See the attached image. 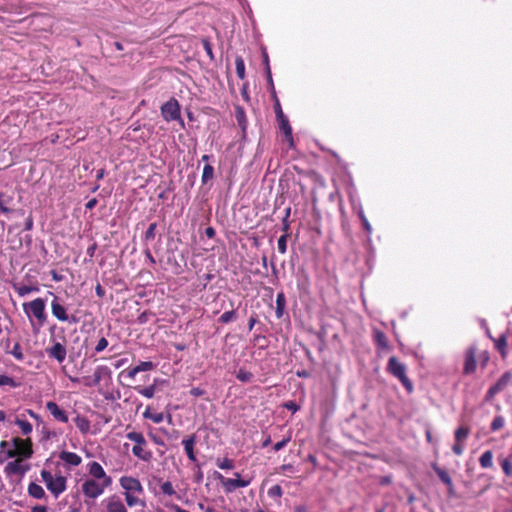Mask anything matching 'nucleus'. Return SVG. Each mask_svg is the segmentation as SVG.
<instances>
[{
    "instance_id": "nucleus-31",
    "label": "nucleus",
    "mask_w": 512,
    "mask_h": 512,
    "mask_svg": "<svg viewBox=\"0 0 512 512\" xmlns=\"http://www.w3.org/2000/svg\"><path fill=\"white\" fill-rule=\"evenodd\" d=\"M103 369H104L103 367L96 368L92 381H90L88 378H84L85 385H87V386L97 385L101 381Z\"/></svg>"
},
{
    "instance_id": "nucleus-63",
    "label": "nucleus",
    "mask_w": 512,
    "mask_h": 512,
    "mask_svg": "<svg viewBox=\"0 0 512 512\" xmlns=\"http://www.w3.org/2000/svg\"><path fill=\"white\" fill-rule=\"evenodd\" d=\"M362 221H363V225H364L365 229H366L368 232H370V231H371V225H370V223L368 222V220H367L364 216H362Z\"/></svg>"
},
{
    "instance_id": "nucleus-62",
    "label": "nucleus",
    "mask_w": 512,
    "mask_h": 512,
    "mask_svg": "<svg viewBox=\"0 0 512 512\" xmlns=\"http://www.w3.org/2000/svg\"><path fill=\"white\" fill-rule=\"evenodd\" d=\"M282 471L293 472L294 468L291 464H284L281 466Z\"/></svg>"
},
{
    "instance_id": "nucleus-8",
    "label": "nucleus",
    "mask_w": 512,
    "mask_h": 512,
    "mask_svg": "<svg viewBox=\"0 0 512 512\" xmlns=\"http://www.w3.org/2000/svg\"><path fill=\"white\" fill-rule=\"evenodd\" d=\"M105 512H128L123 500L117 494L108 496L103 500Z\"/></svg>"
},
{
    "instance_id": "nucleus-35",
    "label": "nucleus",
    "mask_w": 512,
    "mask_h": 512,
    "mask_svg": "<svg viewBox=\"0 0 512 512\" xmlns=\"http://www.w3.org/2000/svg\"><path fill=\"white\" fill-rule=\"evenodd\" d=\"M375 340H376V343L379 347L381 348H387L388 347V342H387V338L385 336V334L379 330H376L375 333Z\"/></svg>"
},
{
    "instance_id": "nucleus-9",
    "label": "nucleus",
    "mask_w": 512,
    "mask_h": 512,
    "mask_svg": "<svg viewBox=\"0 0 512 512\" xmlns=\"http://www.w3.org/2000/svg\"><path fill=\"white\" fill-rule=\"evenodd\" d=\"M512 379V373L511 372H505L498 380L497 382L492 385L486 394V399L491 400L496 394L501 392L503 389H505Z\"/></svg>"
},
{
    "instance_id": "nucleus-45",
    "label": "nucleus",
    "mask_w": 512,
    "mask_h": 512,
    "mask_svg": "<svg viewBox=\"0 0 512 512\" xmlns=\"http://www.w3.org/2000/svg\"><path fill=\"white\" fill-rule=\"evenodd\" d=\"M217 466L220 468V469H226V470H230V469H233L234 468V463L231 459H228V458H224L222 460H217Z\"/></svg>"
},
{
    "instance_id": "nucleus-59",
    "label": "nucleus",
    "mask_w": 512,
    "mask_h": 512,
    "mask_svg": "<svg viewBox=\"0 0 512 512\" xmlns=\"http://www.w3.org/2000/svg\"><path fill=\"white\" fill-rule=\"evenodd\" d=\"M204 48L207 52V54L210 56V58H213L212 49L208 41L204 42Z\"/></svg>"
},
{
    "instance_id": "nucleus-28",
    "label": "nucleus",
    "mask_w": 512,
    "mask_h": 512,
    "mask_svg": "<svg viewBox=\"0 0 512 512\" xmlns=\"http://www.w3.org/2000/svg\"><path fill=\"white\" fill-rule=\"evenodd\" d=\"M74 422H75V425L77 426V428L83 433L87 432L90 428L89 421L83 416H77L74 419Z\"/></svg>"
},
{
    "instance_id": "nucleus-56",
    "label": "nucleus",
    "mask_w": 512,
    "mask_h": 512,
    "mask_svg": "<svg viewBox=\"0 0 512 512\" xmlns=\"http://www.w3.org/2000/svg\"><path fill=\"white\" fill-rule=\"evenodd\" d=\"M97 204V199L96 198H92L90 199L86 204H85V207L86 209L88 210H92Z\"/></svg>"
},
{
    "instance_id": "nucleus-11",
    "label": "nucleus",
    "mask_w": 512,
    "mask_h": 512,
    "mask_svg": "<svg viewBox=\"0 0 512 512\" xmlns=\"http://www.w3.org/2000/svg\"><path fill=\"white\" fill-rule=\"evenodd\" d=\"M24 459L16 458L13 461L7 463L4 468V472L6 475H20L23 476L29 469L30 466L28 464H23Z\"/></svg>"
},
{
    "instance_id": "nucleus-3",
    "label": "nucleus",
    "mask_w": 512,
    "mask_h": 512,
    "mask_svg": "<svg viewBox=\"0 0 512 512\" xmlns=\"http://www.w3.org/2000/svg\"><path fill=\"white\" fill-rule=\"evenodd\" d=\"M387 371L398 378L409 392L413 390L412 382L406 375V366L401 363L395 356L389 358Z\"/></svg>"
},
{
    "instance_id": "nucleus-1",
    "label": "nucleus",
    "mask_w": 512,
    "mask_h": 512,
    "mask_svg": "<svg viewBox=\"0 0 512 512\" xmlns=\"http://www.w3.org/2000/svg\"><path fill=\"white\" fill-rule=\"evenodd\" d=\"M6 455L8 458L16 457L24 460L31 458L33 455L32 441L29 438H12V448L7 450Z\"/></svg>"
},
{
    "instance_id": "nucleus-57",
    "label": "nucleus",
    "mask_w": 512,
    "mask_h": 512,
    "mask_svg": "<svg viewBox=\"0 0 512 512\" xmlns=\"http://www.w3.org/2000/svg\"><path fill=\"white\" fill-rule=\"evenodd\" d=\"M205 234L208 238H213L215 236V230L212 227H207L205 230Z\"/></svg>"
},
{
    "instance_id": "nucleus-34",
    "label": "nucleus",
    "mask_w": 512,
    "mask_h": 512,
    "mask_svg": "<svg viewBox=\"0 0 512 512\" xmlns=\"http://www.w3.org/2000/svg\"><path fill=\"white\" fill-rule=\"evenodd\" d=\"M214 177V168L210 164L204 166L202 174V183H206Z\"/></svg>"
},
{
    "instance_id": "nucleus-64",
    "label": "nucleus",
    "mask_w": 512,
    "mask_h": 512,
    "mask_svg": "<svg viewBox=\"0 0 512 512\" xmlns=\"http://www.w3.org/2000/svg\"><path fill=\"white\" fill-rule=\"evenodd\" d=\"M190 393L194 396H200L203 392L200 388H193Z\"/></svg>"
},
{
    "instance_id": "nucleus-14",
    "label": "nucleus",
    "mask_w": 512,
    "mask_h": 512,
    "mask_svg": "<svg viewBox=\"0 0 512 512\" xmlns=\"http://www.w3.org/2000/svg\"><path fill=\"white\" fill-rule=\"evenodd\" d=\"M486 332H487V335L494 342L495 348L498 350V352L500 353L501 357L503 359H505L507 357V355H508V350H507V346H508V343H507V333H503L498 338L495 339V338H493L490 335L489 330H487Z\"/></svg>"
},
{
    "instance_id": "nucleus-24",
    "label": "nucleus",
    "mask_w": 512,
    "mask_h": 512,
    "mask_svg": "<svg viewBox=\"0 0 512 512\" xmlns=\"http://www.w3.org/2000/svg\"><path fill=\"white\" fill-rule=\"evenodd\" d=\"M143 446L144 445H135L132 448V453L143 461H150L152 458V452L145 450Z\"/></svg>"
},
{
    "instance_id": "nucleus-48",
    "label": "nucleus",
    "mask_w": 512,
    "mask_h": 512,
    "mask_svg": "<svg viewBox=\"0 0 512 512\" xmlns=\"http://www.w3.org/2000/svg\"><path fill=\"white\" fill-rule=\"evenodd\" d=\"M504 418L502 416H497L494 418V420L491 423V431H497L501 429L504 426Z\"/></svg>"
},
{
    "instance_id": "nucleus-52",
    "label": "nucleus",
    "mask_w": 512,
    "mask_h": 512,
    "mask_svg": "<svg viewBox=\"0 0 512 512\" xmlns=\"http://www.w3.org/2000/svg\"><path fill=\"white\" fill-rule=\"evenodd\" d=\"M268 494L270 496H277V497H281L282 496V489L279 485H275V486H272L269 491H268Z\"/></svg>"
},
{
    "instance_id": "nucleus-25",
    "label": "nucleus",
    "mask_w": 512,
    "mask_h": 512,
    "mask_svg": "<svg viewBox=\"0 0 512 512\" xmlns=\"http://www.w3.org/2000/svg\"><path fill=\"white\" fill-rule=\"evenodd\" d=\"M278 121H279V127L284 132L285 136L288 138H291V136H292L291 126L289 124L288 119L283 115L282 111H280Z\"/></svg>"
},
{
    "instance_id": "nucleus-43",
    "label": "nucleus",
    "mask_w": 512,
    "mask_h": 512,
    "mask_svg": "<svg viewBox=\"0 0 512 512\" xmlns=\"http://www.w3.org/2000/svg\"><path fill=\"white\" fill-rule=\"evenodd\" d=\"M493 454L492 452L486 451L482 454V468H488L492 466Z\"/></svg>"
},
{
    "instance_id": "nucleus-27",
    "label": "nucleus",
    "mask_w": 512,
    "mask_h": 512,
    "mask_svg": "<svg viewBox=\"0 0 512 512\" xmlns=\"http://www.w3.org/2000/svg\"><path fill=\"white\" fill-rule=\"evenodd\" d=\"M285 308V296L283 293H278L276 297V316L280 318L283 315Z\"/></svg>"
},
{
    "instance_id": "nucleus-10",
    "label": "nucleus",
    "mask_w": 512,
    "mask_h": 512,
    "mask_svg": "<svg viewBox=\"0 0 512 512\" xmlns=\"http://www.w3.org/2000/svg\"><path fill=\"white\" fill-rule=\"evenodd\" d=\"M512 379V373L511 372H505L498 380L497 382L492 385L486 394V399L491 400L496 394L501 392L503 389H505Z\"/></svg>"
},
{
    "instance_id": "nucleus-33",
    "label": "nucleus",
    "mask_w": 512,
    "mask_h": 512,
    "mask_svg": "<svg viewBox=\"0 0 512 512\" xmlns=\"http://www.w3.org/2000/svg\"><path fill=\"white\" fill-rule=\"evenodd\" d=\"M15 423L24 435H28L32 432V425L28 421L17 419Z\"/></svg>"
},
{
    "instance_id": "nucleus-38",
    "label": "nucleus",
    "mask_w": 512,
    "mask_h": 512,
    "mask_svg": "<svg viewBox=\"0 0 512 512\" xmlns=\"http://www.w3.org/2000/svg\"><path fill=\"white\" fill-rule=\"evenodd\" d=\"M236 319V312L234 310L224 312L218 319L219 322L226 324Z\"/></svg>"
},
{
    "instance_id": "nucleus-40",
    "label": "nucleus",
    "mask_w": 512,
    "mask_h": 512,
    "mask_svg": "<svg viewBox=\"0 0 512 512\" xmlns=\"http://www.w3.org/2000/svg\"><path fill=\"white\" fill-rule=\"evenodd\" d=\"M160 489L161 492L167 496H173L176 494V491L174 490L172 483L169 481L162 483Z\"/></svg>"
},
{
    "instance_id": "nucleus-4",
    "label": "nucleus",
    "mask_w": 512,
    "mask_h": 512,
    "mask_svg": "<svg viewBox=\"0 0 512 512\" xmlns=\"http://www.w3.org/2000/svg\"><path fill=\"white\" fill-rule=\"evenodd\" d=\"M111 484H105V482L97 481L94 479H86L81 485V489L85 497L89 499H96L101 496L105 489Z\"/></svg>"
},
{
    "instance_id": "nucleus-15",
    "label": "nucleus",
    "mask_w": 512,
    "mask_h": 512,
    "mask_svg": "<svg viewBox=\"0 0 512 512\" xmlns=\"http://www.w3.org/2000/svg\"><path fill=\"white\" fill-rule=\"evenodd\" d=\"M46 408L50 412V414L59 422L67 423L68 422V416L66 412L61 409L57 403L53 401H49L46 403Z\"/></svg>"
},
{
    "instance_id": "nucleus-61",
    "label": "nucleus",
    "mask_w": 512,
    "mask_h": 512,
    "mask_svg": "<svg viewBox=\"0 0 512 512\" xmlns=\"http://www.w3.org/2000/svg\"><path fill=\"white\" fill-rule=\"evenodd\" d=\"M33 227V220L31 217H29L27 220H26V223H25V229L26 230H31Z\"/></svg>"
},
{
    "instance_id": "nucleus-39",
    "label": "nucleus",
    "mask_w": 512,
    "mask_h": 512,
    "mask_svg": "<svg viewBox=\"0 0 512 512\" xmlns=\"http://www.w3.org/2000/svg\"><path fill=\"white\" fill-rule=\"evenodd\" d=\"M435 472L437 473L438 477L440 478V480L443 483H445L447 485H451L452 484V480H451V478H450V476H449L447 471H445V470H443L441 468L436 467L435 468Z\"/></svg>"
},
{
    "instance_id": "nucleus-23",
    "label": "nucleus",
    "mask_w": 512,
    "mask_h": 512,
    "mask_svg": "<svg viewBox=\"0 0 512 512\" xmlns=\"http://www.w3.org/2000/svg\"><path fill=\"white\" fill-rule=\"evenodd\" d=\"M28 494L35 499H42L45 497V491L39 484L31 482L28 485Z\"/></svg>"
},
{
    "instance_id": "nucleus-53",
    "label": "nucleus",
    "mask_w": 512,
    "mask_h": 512,
    "mask_svg": "<svg viewBox=\"0 0 512 512\" xmlns=\"http://www.w3.org/2000/svg\"><path fill=\"white\" fill-rule=\"evenodd\" d=\"M290 441V437H287L279 442H277L275 445H274V451H279L281 449H283L287 443Z\"/></svg>"
},
{
    "instance_id": "nucleus-50",
    "label": "nucleus",
    "mask_w": 512,
    "mask_h": 512,
    "mask_svg": "<svg viewBox=\"0 0 512 512\" xmlns=\"http://www.w3.org/2000/svg\"><path fill=\"white\" fill-rule=\"evenodd\" d=\"M107 346H108V341H107V339H106V338H104V337H102V338L98 341V343H97V345H96V347H95V351H96V353H100V352H102L103 350H105V349L107 348Z\"/></svg>"
},
{
    "instance_id": "nucleus-5",
    "label": "nucleus",
    "mask_w": 512,
    "mask_h": 512,
    "mask_svg": "<svg viewBox=\"0 0 512 512\" xmlns=\"http://www.w3.org/2000/svg\"><path fill=\"white\" fill-rule=\"evenodd\" d=\"M45 301L42 298H36L29 303L23 304L24 311L28 314L29 312L38 320L40 326H42L47 319L45 312Z\"/></svg>"
},
{
    "instance_id": "nucleus-17",
    "label": "nucleus",
    "mask_w": 512,
    "mask_h": 512,
    "mask_svg": "<svg viewBox=\"0 0 512 512\" xmlns=\"http://www.w3.org/2000/svg\"><path fill=\"white\" fill-rule=\"evenodd\" d=\"M48 355L56 359L59 363H62L66 358V348L61 343H55L51 348L47 350Z\"/></svg>"
},
{
    "instance_id": "nucleus-60",
    "label": "nucleus",
    "mask_w": 512,
    "mask_h": 512,
    "mask_svg": "<svg viewBox=\"0 0 512 512\" xmlns=\"http://www.w3.org/2000/svg\"><path fill=\"white\" fill-rule=\"evenodd\" d=\"M31 512H47V509L44 506H35L32 508Z\"/></svg>"
},
{
    "instance_id": "nucleus-2",
    "label": "nucleus",
    "mask_w": 512,
    "mask_h": 512,
    "mask_svg": "<svg viewBox=\"0 0 512 512\" xmlns=\"http://www.w3.org/2000/svg\"><path fill=\"white\" fill-rule=\"evenodd\" d=\"M40 474L47 489L54 495L55 498H58V496L66 490V477L62 476L61 474L53 476L50 471L45 469H43Z\"/></svg>"
},
{
    "instance_id": "nucleus-51",
    "label": "nucleus",
    "mask_w": 512,
    "mask_h": 512,
    "mask_svg": "<svg viewBox=\"0 0 512 512\" xmlns=\"http://www.w3.org/2000/svg\"><path fill=\"white\" fill-rule=\"evenodd\" d=\"M12 355L18 359V360H22L23 359V353H22V350H21V346L16 343L11 351Z\"/></svg>"
},
{
    "instance_id": "nucleus-41",
    "label": "nucleus",
    "mask_w": 512,
    "mask_h": 512,
    "mask_svg": "<svg viewBox=\"0 0 512 512\" xmlns=\"http://www.w3.org/2000/svg\"><path fill=\"white\" fill-rule=\"evenodd\" d=\"M0 386L17 387L18 384L12 377H9L4 374H0Z\"/></svg>"
},
{
    "instance_id": "nucleus-54",
    "label": "nucleus",
    "mask_w": 512,
    "mask_h": 512,
    "mask_svg": "<svg viewBox=\"0 0 512 512\" xmlns=\"http://www.w3.org/2000/svg\"><path fill=\"white\" fill-rule=\"evenodd\" d=\"M149 419H151L154 423H161L164 419V416L162 413H155L149 416Z\"/></svg>"
},
{
    "instance_id": "nucleus-46",
    "label": "nucleus",
    "mask_w": 512,
    "mask_h": 512,
    "mask_svg": "<svg viewBox=\"0 0 512 512\" xmlns=\"http://www.w3.org/2000/svg\"><path fill=\"white\" fill-rule=\"evenodd\" d=\"M468 436V429L465 427H460L455 432V440L458 442H463Z\"/></svg>"
},
{
    "instance_id": "nucleus-32",
    "label": "nucleus",
    "mask_w": 512,
    "mask_h": 512,
    "mask_svg": "<svg viewBox=\"0 0 512 512\" xmlns=\"http://www.w3.org/2000/svg\"><path fill=\"white\" fill-rule=\"evenodd\" d=\"M236 73L240 79L245 78V64L241 56H237L235 59Z\"/></svg>"
},
{
    "instance_id": "nucleus-55",
    "label": "nucleus",
    "mask_w": 512,
    "mask_h": 512,
    "mask_svg": "<svg viewBox=\"0 0 512 512\" xmlns=\"http://www.w3.org/2000/svg\"><path fill=\"white\" fill-rule=\"evenodd\" d=\"M452 450L456 455H461L463 452L462 442L456 441V443L452 447Z\"/></svg>"
},
{
    "instance_id": "nucleus-37",
    "label": "nucleus",
    "mask_w": 512,
    "mask_h": 512,
    "mask_svg": "<svg viewBox=\"0 0 512 512\" xmlns=\"http://www.w3.org/2000/svg\"><path fill=\"white\" fill-rule=\"evenodd\" d=\"M499 461H500L501 468H502L503 472L505 473V475L511 476L512 475V462L508 458H505V457L501 458Z\"/></svg>"
},
{
    "instance_id": "nucleus-49",
    "label": "nucleus",
    "mask_w": 512,
    "mask_h": 512,
    "mask_svg": "<svg viewBox=\"0 0 512 512\" xmlns=\"http://www.w3.org/2000/svg\"><path fill=\"white\" fill-rule=\"evenodd\" d=\"M236 118L238 121V124L241 126L243 130L246 129V117L243 109L238 108L236 111Z\"/></svg>"
},
{
    "instance_id": "nucleus-36",
    "label": "nucleus",
    "mask_w": 512,
    "mask_h": 512,
    "mask_svg": "<svg viewBox=\"0 0 512 512\" xmlns=\"http://www.w3.org/2000/svg\"><path fill=\"white\" fill-rule=\"evenodd\" d=\"M139 394L143 395L146 398H152L155 394L156 387L155 385H150L148 387H138L136 388Z\"/></svg>"
},
{
    "instance_id": "nucleus-19",
    "label": "nucleus",
    "mask_w": 512,
    "mask_h": 512,
    "mask_svg": "<svg viewBox=\"0 0 512 512\" xmlns=\"http://www.w3.org/2000/svg\"><path fill=\"white\" fill-rule=\"evenodd\" d=\"M476 370V348H471L465 357L464 371L465 373H472Z\"/></svg>"
},
{
    "instance_id": "nucleus-7",
    "label": "nucleus",
    "mask_w": 512,
    "mask_h": 512,
    "mask_svg": "<svg viewBox=\"0 0 512 512\" xmlns=\"http://www.w3.org/2000/svg\"><path fill=\"white\" fill-rule=\"evenodd\" d=\"M235 476L237 477L236 479H231L224 478L221 474H218V479L227 493H231L237 488L247 487L250 484V480L241 479L239 473H235Z\"/></svg>"
},
{
    "instance_id": "nucleus-44",
    "label": "nucleus",
    "mask_w": 512,
    "mask_h": 512,
    "mask_svg": "<svg viewBox=\"0 0 512 512\" xmlns=\"http://www.w3.org/2000/svg\"><path fill=\"white\" fill-rule=\"evenodd\" d=\"M237 379L241 382H249L252 380L253 378V374L249 371H246V370H239L237 375H236Z\"/></svg>"
},
{
    "instance_id": "nucleus-20",
    "label": "nucleus",
    "mask_w": 512,
    "mask_h": 512,
    "mask_svg": "<svg viewBox=\"0 0 512 512\" xmlns=\"http://www.w3.org/2000/svg\"><path fill=\"white\" fill-rule=\"evenodd\" d=\"M59 458L70 466H78L82 462V458L74 452L62 451Z\"/></svg>"
},
{
    "instance_id": "nucleus-18",
    "label": "nucleus",
    "mask_w": 512,
    "mask_h": 512,
    "mask_svg": "<svg viewBox=\"0 0 512 512\" xmlns=\"http://www.w3.org/2000/svg\"><path fill=\"white\" fill-rule=\"evenodd\" d=\"M196 442H197V437L195 434H192L189 437L182 440V444L184 446V450L187 454V457L193 462L196 461V456L194 453V447H195Z\"/></svg>"
},
{
    "instance_id": "nucleus-29",
    "label": "nucleus",
    "mask_w": 512,
    "mask_h": 512,
    "mask_svg": "<svg viewBox=\"0 0 512 512\" xmlns=\"http://www.w3.org/2000/svg\"><path fill=\"white\" fill-rule=\"evenodd\" d=\"M126 437L129 440L135 442L136 445H145L146 444V440H145L143 434L140 432H136V431L129 432V433H127Z\"/></svg>"
},
{
    "instance_id": "nucleus-42",
    "label": "nucleus",
    "mask_w": 512,
    "mask_h": 512,
    "mask_svg": "<svg viewBox=\"0 0 512 512\" xmlns=\"http://www.w3.org/2000/svg\"><path fill=\"white\" fill-rule=\"evenodd\" d=\"M287 239H288L287 233L280 236V238L278 239L277 246H278V250L281 254H285L287 251Z\"/></svg>"
},
{
    "instance_id": "nucleus-16",
    "label": "nucleus",
    "mask_w": 512,
    "mask_h": 512,
    "mask_svg": "<svg viewBox=\"0 0 512 512\" xmlns=\"http://www.w3.org/2000/svg\"><path fill=\"white\" fill-rule=\"evenodd\" d=\"M51 311L53 316L56 317L59 321L66 322L69 320L66 308L59 303L56 297L51 303Z\"/></svg>"
},
{
    "instance_id": "nucleus-12",
    "label": "nucleus",
    "mask_w": 512,
    "mask_h": 512,
    "mask_svg": "<svg viewBox=\"0 0 512 512\" xmlns=\"http://www.w3.org/2000/svg\"><path fill=\"white\" fill-rule=\"evenodd\" d=\"M88 472L94 480L105 482V484H111L112 479L108 476L103 467L98 462H91L88 464Z\"/></svg>"
},
{
    "instance_id": "nucleus-58",
    "label": "nucleus",
    "mask_w": 512,
    "mask_h": 512,
    "mask_svg": "<svg viewBox=\"0 0 512 512\" xmlns=\"http://www.w3.org/2000/svg\"><path fill=\"white\" fill-rule=\"evenodd\" d=\"M6 447H8V449L12 448V439L10 441H2L0 443V449L1 450H4Z\"/></svg>"
},
{
    "instance_id": "nucleus-47",
    "label": "nucleus",
    "mask_w": 512,
    "mask_h": 512,
    "mask_svg": "<svg viewBox=\"0 0 512 512\" xmlns=\"http://www.w3.org/2000/svg\"><path fill=\"white\" fill-rule=\"evenodd\" d=\"M157 224L151 223L148 227V229L145 232L144 238L146 241H152L155 238V231H156Z\"/></svg>"
},
{
    "instance_id": "nucleus-21",
    "label": "nucleus",
    "mask_w": 512,
    "mask_h": 512,
    "mask_svg": "<svg viewBox=\"0 0 512 512\" xmlns=\"http://www.w3.org/2000/svg\"><path fill=\"white\" fill-rule=\"evenodd\" d=\"M154 368V364L151 361L140 362L137 366L126 371L129 378H134L138 373L144 371H150Z\"/></svg>"
},
{
    "instance_id": "nucleus-22",
    "label": "nucleus",
    "mask_w": 512,
    "mask_h": 512,
    "mask_svg": "<svg viewBox=\"0 0 512 512\" xmlns=\"http://www.w3.org/2000/svg\"><path fill=\"white\" fill-rule=\"evenodd\" d=\"M12 202H13L12 196H10L6 193L0 192V211L2 213L8 214V213L12 212V209L10 208V205L12 204Z\"/></svg>"
},
{
    "instance_id": "nucleus-26",
    "label": "nucleus",
    "mask_w": 512,
    "mask_h": 512,
    "mask_svg": "<svg viewBox=\"0 0 512 512\" xmlns=\"http://www.w3.org/2000/svg\"><path fill=\"white\" fill-rule=\"evenodd\" d=\"M135 492H132V493H124V497H125V501H126V504L129 506V507H133V506H136V505H142L144 506L145 503L143 500H141L139 497H137L136 495H134Z\"/></svg>"
},
{
    "instance_id": "nucleus-13",
    "label": "nucleus",
    "mask_w": 512,
    "mask_h": 512,
    "mask_svg": "<svg viewBox=\"0 0 512 512\" xmlns=\"http://www.w3.org/2000/svg\"><path fill=\"white\" fill-rule=\"evenodd\" d=\"M120 486L125 490V493H142L143 486L140 481L131 476H122L119 479Z\"/></svg>"
},
{
    "instance_id": "nucleus-6",
    "label": "nucleus",
    "mask_w": 512,
    "mask_h": 512,
    "mask_svg": "<svg viewBox=\"0 0 512 512\" xmlns=\"http://www.w3.org/2000/svg\"><path fill=\"white\" fill-rule=\"evenodd\" d=\"M161 114L167 122L180 120L181 123L183 124V121L180 116V105L178 101L174 98L170 99L162 105Z\"/></svg>"
},
{
    "instance_id": "nucleus-30",
    "label": "nucleus",
    "mask_w": 512,
    "mask_h": 512,
    "mask_svg": "<svg viewBox=\"0 0 512 512\" xmlns=\"http://www.w3.org/2000/svg\"><path fill=\"white\" fill-rule=\"evenodd\" d=\"M15 290L18 293V295L21 296V297L26 296V295H28V294H30L32 292L39 291L38 287H36V286H28V285L17 286V287H15Z\"/></svg>"
}]
</instances>
